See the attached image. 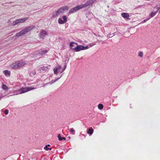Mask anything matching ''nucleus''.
<instances>
[{"label":"nucleus","mask_w":160,"mask_h":160,"mask_svg":"<svg viewBox=\"0 0 160 160\" xmlns=\"http://www.w3.org/2000/svg\"><path fill=\"white\" fill-rule=\"evenodd\" d=\"M35 26L34 25H32L29 27H27L23 29L19 32L17 33L16 35V37H19L22 36L26 33L30 31L33 28H34Z\"/></svg>","instance_id":"nucleus-1"},{"label":"nucleus","mask_w":160,"mask_h":160,"mask_svg":"<svg viewBox=\"0 0 160 160\" xmlns=\"http://www.w3.org/2000/svg\"><path fill=\"white\" fill-rule=\"evenodd\" d=\"M25 64V63L22 61H18L15 63H13L11 65L12 68L13 69H17L23 66Z\"/></svg>","instance_id":"nucleus-2"},{"label":"nucleus","mask_w":160,"mask_h":160,"mask_svg":"<svg viewBox=\"0 0 160 160\" xmlns=\"http://www.w3.org/2000/svg\"><path fill=\"white\" fill-rule=\"evenodd\" d=\"M83 8H84V7L82 4L80 5H77L69 10L68 12V14L69 15Z\"/></svg>","instance_id":"nucleus-3"},{"label":"nucleus","mask_w":160,"mask_h":160,"mask_svg":"<svg viewBox=\"0 0 160 160\" xmlns=\"http://www.w3.org/2000/svg\"><path fill=\"white\" fill-rule=\"evenodd\" d=\"M34 89V88H32L31 87H26L25 88H21L19 89L18 91V94H21L30 91Z\"/></svg>","instance_id":"nucleus-4"},{"label":"nucleus","mask_w":160,"mask_h":160,"mask_svg":"<svg viewBox=\"0 0 160 160\" xmlns=\"http://www.w3.org/2000/svg\"><path fill=\"white\" fill-rule=\"evenodd\" d=\"M28 19V17H25L24 18L17 19L13 22L12 24L13 25H15L18 23L24 22Z\"/></svg>","instance_id":"nucleus-5"},{"label":"nucleus","mask_w":160,"mask_h":160,"mask_svg":"<svg viewBox=\"0 0 160 160\" xmlns=\"http://www.w3.org/2000/svg\"><path fill=\"white\" fill-rule=\"evenodd\" d=\"M96 0H89L84 4H82L84 8L92 5Z\"/></svg>","instance_id":"nucleus-6"},{"label":"nucleus","mask_w":160,"mask_h":160,"mask_svg":"<svg viewBox=\"0 0 160 160\" xmlns=\"http://www.w3.org/2000/svg\"><path fill=\"white\" fill-rule=\"evenodd\" d=\"M77 46L74 48H72V49L74 50L75 52H79L81 50H83V46L82 45H77Z\"/></svg>","instance_id":"nucleus-7"},{"label":"nucleus","mask_w":160,"mask_h":160,"mask_svg":"<svg viewBox=\"0 0 160 160\" xmlns=\"http://www.w3.org/2000/svg\"><path fill=\"white\" fill-rule=\"evenodd\" d=\"M158 9V8L157 7H155L153 10V11H152L149 17V18L153 17L157 13Z\"/></svg>","instance_id":"nucleus-8"},{"label":"nucleus","mask_w":160,"mask_h":160,"mask_svg":"<svg viewBox=\"0 0 160 160\" xmlns=\"http://www.w3.org/2000/svg\"><path fill=\"white\" fill-rule=\"evenodd\" d=\"M47 34L48 33L45 30L42 29L40 31L39 36L40 38H42Z\"/></svg>","instance_id":"nucleus-9"},{"label":"nucleus","mask_w":160,"mask_h":160,"mask_svg":"<svg viewBox=\"0 0 160 160\" xmlns=\"http://www.w3.org/2000/svg\"><path fill=\"white\" fill-rule=\"evenodd\" d=\"M61 9H60V8L57 11L54 12L52 14L53 17H55L58 16L61 13H62Z\"/></svg>","instance_id":"nucleus-10"},{"label":"nucleus","mask_w":160,"mask_h":160,"mask_svg":"<svg viewBox=\"0 0 160 160\" xmlns=\"http://www.w3.org/2000/svg\"><path fill=\"white\" fill-rule=\"evenodd\" d=\"M61 66L60 65H58L57 67H56L53 69V71L54 73L55 74H57L58 73V71L59 72H60V69H61Z\"/></svg>","instance_id":"nucleus-11"},{"label":"nucleus","mask_w":160,"mask_h":160,"mask_svg":"<svg viewBox=\"0 0 160 160\" xmlns=\"http://www.w3.org/2000/svg\"><path fill=\"white\" fill-rule=\"evenodd\" d=\"M49 49L48 48H46L45 49H43V50H42L41 51H40L39 52V53L41 55H42L43 54H45L47 53Z\"/></svg>","instance_id":"nucleus-12"},{"label":"nucleus","mask_w":160,"mask_h":160,"mask_svg":"<svg viewBox=\"0 0 160 160\" xmlns=\"http://www.w3.org/2000/svg\"><path fill=\"white\" fill-rule=\"evenodd\" d=\"M69 45L70 48L72 49V48H73L76 47V46L77 45V43L72 42L70 43Z\"/></svg>","instance_id":"nucleus-13"},{"label":"nucleus","mask_w":160,"mask_h":160,"mask_svg":"<svg viewBox=\"0 0 160 160\" xmlns=\"http://www.w3.org/2000/svg\"><path fill=\"white\" fill-rule=\"evenodd\" d=\"M36 73V72L34 70H31L29 71V74L30 76L33 77L35 74Z\"/></svg>","instance_id":"nucleus-14"},{"label":"nucleus","mask_w":160,"mask_h":160,"mask_svg":"<svg viewBox=\"0 0 160 160\" xmlns=\"http://www.w3.org/2000/svg\"><path fill=\"white\" fill-rule=\"evenodd\" d=\"M60 9H61L62 12H63V11H67L68 10V8L67 6H64L61 8Z\"/></svg>","instance_id":"nucleus-15"},{"label":"nucleus","mask_w":160,"mask_h":160,"mask_svg":"<svg viewBox=\"0 0 160 160\" xmlns=\"http://www.w3.org/2000/svg\"><path fill=\"white\" fill-rule=\"evenodd\" d=\"M122 16L125 18L128 19L129 17V15L127 13H123L122 14Z\"/></svg>","instance_id":"nucleus-16"},{"label":"nucleus","mask_w":160,"mask_h":160,"mask_svg":"<svg viewBox=\"0 0 160 160\" xmlns=\"http://www.w3.org/2000/svg\"><path fill=\"white\" fill-rule=\"evenodd\" d=\"M91 128V129H88V131L87 132L88 133L90 134V135L92 134L93 132V130L92 129V128Z\"/></svg>","instance_id":"nucleus-17"},{"label":"nucleus","mask_w":160,"mask_h":160,"mask_svg":"<svg viewBox=\"0 0 160 160\" xmlns=\"http://www.w3.org/2000/svg\"><path fill=\"white\" fill-rule=\"evenodd\" d=\"M58 137L59 141H62V140H64L66 139V138L65 137H61V136L60 134L58 135Z\"/></svg>","instance_id":"nucleus-18"},{"label":"nucleus","mask_w":160,"mask_h":160,"mask_svg":"<svg viewBox=\"0 0 160 160\" xmlns=\"http://www.w3.org/2000/svg\"><path fill=\"white\" fill-rule=\"evenodd\" d=\"M2 88L5 91H8V87L5 84H3L2 86Z\"/></svg>","instance_id":"nucleus-19"},{"label":"nucleus","mask_w":160,"mask_h":160,"mask_svg":"<svg viewBox=\"0 0 160 160\" xmlns=\"http://www.w3.org/2000/svg\"><path fill=\"white\" fill-rule=\"evenodd\" d=\"M58 22L60 24H63L65 23V22L63 20H62L61 18L58 19Z\"/></svg>","instance_id":"nucleus-20"},{"label":"nucleus","mask_w":160,"mask_h":160,"mask_svg":"<svg viewBox=\"0 0 160 160\" xmlns=\"http://www.w3.org/2000/svg\"><path fill=\"white\" fill-rule=\"evenodd\" d=\"M3 73L6 76H9L10 75V72L7 70H5L3 71Z\"/></svg>","instance_id":"nucleus-21"},{"label":"nucleus","mask_w":160,"mask_h":160,"mask_svg":"<svg viewBox=\"0 0 160 160\" xmlns=\"http://www.w3.org/2000/svg\"><path fill=\"white\" fill-rule=\"evenodd\" d=\"M62 76V75L60 76V77L59 78H57V79H55V80H52V81L51 82V84H52V83H53L54 82H56V81H57V80H58L59 79V78H60Z\"/></svg>","instance_id":"nucleus-22"},{"label":"nucleus","mask_w":160,"mask_h":160,"mask_svg":"<svg viewBox=\"0 0 160 160\" xmlns=\"http://www.w3.org/2000/svg\"><path fill=\"white\" fill-rule=\"evenodd\" d=\"M98 108L99 109H102L103 108V105L102 104H99L98 106Z\"/></svg>","instance_id":"nucleus-23"},{"label":"nucleus","mask_w":160,"mask_h":160,"mask_svg":"<svg viewBox=\"0 0 160 160\" xmlns=\"http://www.w3.org/2000/svg\"><path fill=\"white\" fill-rule=\"evenodd\" d=\"M69 131L71 132L72 133V134H75V131L74 130V129L73 128H71L70 129Z\"/></svg>","instance_id":"nucleus-24"},{"label":"nucleus","mask_w":160,"mask_h":160,"mask_svg":"<svg viewBox=\"0 0 160 160\" xmlns=\"http://www.w3.org/2000/svg\"><path fill=\"white\" fill-rule=\"evenodd\" d=\"M44 149L46 151H48L49 150H51V148H48V145H46L44 147Z\"/></svg>","instance_id":"nucleus-25"},{"label":"nucleus","mask_w":160,"mask_h":160,"mask_svg":"<svg viewBox=\"0 0 160 160\" xmlns=\"http://www.w3.org/2000/svg\"><path fill=\"white\" fill-rule=\"evenodd\" d=\"M62 18L63 19V20L65 22H67V18L66 16H63L62 17Z\"/></svg>","instance_id":"nucleus-26"},{"label":"nucleus","mask_w":160,"mask_h":160,"mask_svg":"<svg viewBox=\"0 0 160 160\" xmlns=\"http://www.w3.org/2000/svg\"><path fill=\"white\" fill-rule=\"evenodd\" d=\"M138 56L141 58L143 56V52H139L138 54Z\"/></svg>","instance_id":"nucleus-27"},{"label":"nucleus","mask_w":160,"mask_h":160,"mask_svg":"<svg viewBox=\"0 0 160 160\" xmlns=\"http://www.w3.org/2000/svg\"><path fill=\"white\" fill-rule=\"evenodd\" d=\"M66 67H67L66 65H65L64 66V67L63 68L61 72V73H62L65 70V69H66Z\"/></svg>","instance_id":"nucleus-28"},{"label":"nucleus","mask_w":160,"mask_h":160,"mask_svg":"<svg viewBox=\"0 0 160 160\" xmlns=\"http://www.w3.org/2000/svg\"><path fill=\"white\" fill-rule=\"evenodd\" d=\"M149 19H150L149 18H147L145 19H144L142 22V23L145 22H146V21H148Z\"/></svg>","instance_id":"nucleus-29"},{"label":"nucleus","mask_w":160,"mask_h":160,"mask_svg":"<svg viewBox=\"0 0 160 160\" xmlns=\"http://www.w3.org/2000/svg\"><path fill=\"white\" fill-rule=\"evenodd\" d=\"M88 48H89V47L88 46H86L85 47L83 46V50H86V49H88Z\"/></svg>","instance_id":"nucleus-30"},{"label":"nucleus","mask_w":160,"mask_h":160,"mask_svg":"<svg viewBox=\"0 0 160 160\" xmlns=\"http://www.w3.org/2000/svg\"><path fill=\"white\" fill-rule=\"evenodd\" d=\"M95 44L94 43H92L89 44V46H90V47H92Z\"/></svg>","instance_id":"nucleus-31"},{"label":"nucleus","mask_w":160,"mask_h":160,"mask_svg":"<svg viewBox=\"0 0 160 160\" xmlns=\"http://www.w3.org/2000/svg\"><path fill=\"white\" fill-rule=\"evenodd\" d=\"M4 113L6 114L7 115L8 113V110H6L4 111Z\"/></svg>","instance_id":"nucleus-32"},{"label":"nucleus","mask_w":160,"mask_h":160,"mask_svg":"<svg viewBox=\"0 0 160 160\" xmlns=\"http://www.w3.org/2000/svg\"><path fill=\"white\" fill-rule=\"evenodd\" d=\"M112 37V34H109L108 35V37L109 38H111Z\"/></svg>","instance_id":"nucleus-33"},{"label":"nucleus","mask_w":160,"mask_h":160,"mask_svg":"<svg viewBox=\"0 0 160 160\" xmlns=\"http://www.w3.org/2000/svg\"><path fill=\"white\" fill-rule=\"evenodd\" d=\"M82 136H83L84 137V138L85 137V136L84 134H82Z\"/></svg>","instance_id":"nucleus-34"},{"label":"nucleus","mask_w":160,"mask_h":160,"mask_svg":"<svg viewBox=\"0 0 160 160\" xmlns=\"http://www.w3.org/2000/svg\"><path fill=\"white\" fill-rule=\"evenodd\" d=\"M48 145V147L49 146H50V145L49 144H48V145Z\"/></svg>","instance_id":"nucleus-35"},{"label":"nucleus","mask_w":160,"mask_h":160,"mask_svg":"<svg viewBox=\"0 0 160 160\" xmlns=\"http://www.w3.org/2000/svg\"><path fill=\"white\" fill-rule=\"evenodd\" d=\"M107 7H108V8H109V6H108H108H107Z\"/></svg>","instance_id":"nucleus-36"},{"label":"nucleus","mask_w":160,"mask_h":160,"mask_svg":"<svg viewBox=\"0 0 160 160\" xmlns=\"http://www.w3.org/2000/svg\"><path fill=\"white\" fill-rule=\"evenodd\" d=\"M68 138H70V137H68Z\"/></svg>","instance_id":"nucleus-37"}]
</instances>
